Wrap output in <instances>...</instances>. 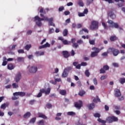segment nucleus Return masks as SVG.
Listing matches in <instances>:
<instances>
[{"label":"nucleus","mask_w":125,"mask_h":125,"mask_svg":"<svg viewBox=\"0 0 125 125\" xmlns=\"http://www.w3.org/2000/svg\"><path fill=\"white\" fill-rule=\"evenodd\" d=\"M50 83H52V84H56V81L55 80V81L53 80H51L50 81Z\"/></svg>","instance_id":"69168bd1"},{"label":"nucleus","mask_w":125,"mask_h":125,"mask_svg":"<svg viewBox=\"0 0 125 125\" xmlns=\"http://www.w3.org/2000/svg\"><path fill=\"white\" fill-rule=\"evenodd\" d=\"M54 32V29L53 28H50L49 31V34H52Z\"/></svg>","instance_id":"6e6d98bb"},{"label":"nucleus","mask_w":125,"mask_h":125,"mask_svg":"<svg viewBox=\"0 0 125 125\" xmlns=\"http://www.w3.org/2000/svg\"><path fill=\"white\" fill-rule=\"evenodd\" d=\"M63 37H66V36H68V30H67V29H65L63 30Z\"/></svg>","instance_id":"bb28decb"},{"label":"nucleus","mask_w":125,"mask_h":125,"mask_svg":"<svg viewBox=\"0 0 125 125\" xmlns=\"http://www.w3.org/2000/svg\"><path fill=\"white\" fill-rule=\"evenodd\" d=\"M84 31L85 33H87V34H88V30L86 28H83L82 30L80 31V33L82 34L83 33V31Z\"/></svg>","instance_id":"c9c22d12"},{"label":"nucleus","mask_w":125,"mask_h":125,"mask_svg":"<svg viewBox=\"0 0 125 125\" xmlns=\"http://www.w3.org/2000/svg\"><path fill=\"white\" fill-rule=\"evenodd\" d=\"M100 74H105L106 73V71L104 70L103 68H101L100 70Z\"/></svg>","instance_id":"09e8293b"},{"label":"nucleus","mask_w":125,"mask_h":125,"mask_svg":"<svg viewBox=\"0 0 125 125\" xmlns=\"http://www.w3.org/2000/svg\"><path fill=\"white\" fill-rule=\"evenodd\" d=\"M103 69H104L105 71H107L109 70V69H110V67H109V66H108V65H105L103 66Z\"/></svg>","instance_id":"e433bc0d"},{"label":"nucleus","mask_w":125,"mask_h":125,"mask_svg":"<svg viewBox=\"0 0 125 125\" xmlns=\"http://www.w3.org/2000/svg\"><path fill=\"white\" fill-rule=\"evenodd\" d=\"M24 61V58L23 57H19L18 58L17 61L18 62H22V61Z\"/></svg>","instance_id":"a18cd8bd"},{"label":"nucleus","mask_w":125,"mask_h":125,"mask_svg":"<svg viewBox=\"0 0 125 125\" xmlns=\"http://www.w3.org/2000/svg\"><path fill=\"white\" fill-rule=\"evenodd\" d=\"M72 46L74 48H78V47H79V44H78V43L76 42L74 43L73 44H72Z\"/></svg>","instance_id":"a19ab883"},{"label":"nucleus","mask_w":125,"mask_h":125,"mask_svg":"<svg viewBox=\"0 0 125 125\" xmlns=\"http://www.w3.org/2000/svg\"><path fill=\"white\" fill-rule=\"evenodd\" d=\"M7 68L8 69V70H13V69H14V66H13V64H12V63H10L8 64Z\"/></svg>","instance_id":"5701e85b"},{"label":"nucleus","mask_w":125,"mask_h":125,"mask_svg":"<svg viewBox=\"0 0 125 125\" xmlns=\"http://www.w3.org/2000/svg\"><path fill=\"white\" fill-rule=\"evenodd\" d=\"M46 47H50V44H49L48 42H46L45 44L39 46L40 49L46 48Z\"/></svg>","instance_id":"4468645a"},{"label":"nucleus","mask_w":125,"mask_h":125,"mask_svg":"<svg viewBox=\"0 0 125 125\" xmlns=\"http://www.w3.org/2000/svg\"><path fill=\"white\" fill-rule=\"evenodd\" d=\"M108 51L112 52L113 56H118L120 54V51L118 49H115L114 48H109Z\"/></svg>","instance_id":"0eeeda50"},{"label":"nucleus","mask_w":125,"mask_h":125,"mask_svg":"<svg viewBox=\"0 0 125 125\" xmlns=\"http://www.w3.org/2000/svg\"><path fill=\"white\" fill-rule=\"evenodd\" d=\"M108 15L111 19H115L116 18V15L112 11H109L108 13Z\"/></svg>","instance_id":"f8f14e48"},{"label":"nucleus","mask_w":125,"mask_h":125,"mask_svg":"<svg viewBox=\"0 0 125 125\" xmlns=\"http://www.w3.org/2000/svg\"><path fill=\"white\" fill-rule=\"evenodd\" d=\"M39 118H42V119H44V120L47 119V117L45 116V115L42 114V113L39 114Z\"/></svg>","instance_id":"a878e982"},{"label":"nucleus","mask_w":125,"mask_h":125,"mask_svg":"<svg viewBox=\"0 0 125 125\" xmlns=\"http://www.w3.org/2000/svg\"><path fill=\"white\" fill-rule=\"evenodd\" d=\"M15 106H19V101H16L15 102Z\"/></svg>","instance_id":"0e129e2a"},{"label":"nucleus","mask_w":125,"mask_h":125,"mask_svg":"<svg viewBox=\"0 0 125 125\" xmlns=\"http://www.w3.org/2000/svg\"><path fill=\"white\" fill-rule=\"evenodd\" d=\"M107 23L109 25V28H115V29H119V30H123L121 27H120L118 22H114L112 20H108Z\"/></svg>","instance_id":"f03ea898"},{"label":"nucleus","mask_w":125,"mask_h":125,"mask_svg":"<svg viewBox=\"0 0 125 125\" xmlns=\"http://www.w3.org/2000/svg\"><path fill=\"white\" fill-rule=\"evenodd\" d=\"M36 120H37V118L34 117L30 120L29 123L30 124H35V123H36Z\"/></svg>","instance_id":"cd10ccee"},{"label":"nucleus","mask_w":125,"mask_h":125,"mask_svg":"<svg viewBox=\"0 0 125 125\" xmlns=\"http://www.w3.org/2000/svg\"><path fill=\"white\" fill-rule=\"evenodd\" d=\"M93 1V0H86L87 5H89V4H90L91 2H92Z\"/></svg>","instance_id":"de8ad7c7"},{"label":"nucleus","mask_w":125,"mask_h":125,"mask_svg":"<svg viewBox=\"0 0 125 125\" xmlns=\"http://www.w3.org/2000/svg\"><path fill=\"white\" fill-rule=\"evenodd\" d=\"M92 50L93 51V52H92L90 55L91 57H95L98 55V53L100 52L99 49L97 47H94L92 48Z\"/></svg>","instance_id":"423d86ee"},{"label":"nucleus","mask_w":125,"mask_h":125,"mask_svg":"<svg viewBox=\"0 0 125 125\" xmlns=\"http://www.w3.org/2000/svg\"><path fill=\"white\" fill-rule=\"evenodd\" d=\"M76 113L73 111H70L67 112L68 116H75Z\"/></svg>","instance_id":"7c9ffc66"},{"label":"nucleus","mask_w":125,"mask_h":125,"mask_svg":"<svg viewBox=\"0 0 125 125\" xmlns=\"http://www.w3.org/2000/svg\"><path fill=\"white\" fill-rule=\"evenodd\" d=\"M73 69V66H67L66 68H64L65 71H67L69 73L71 70Z\"/></svg>","instance_id":"393cba45"},{"label":"nucleus","mask_w":125,"mask_h":125,"mask_svg":"<svg viewBox=\"0 0 125 125\" xmlns=\"http://www.w3.org/2000/svg\"><path fill=\"white\" fill-rule=\"evenodd\" d=\"M26 95V92H16L13 93L14 97H12V100H17V99H19V97H24Z\"/></svg>","instance_id":"7ed1b4c3"},{"label":"nucleus","mask_w":125,"mask_h":125,"mask_svg":"<svg viewBox=\"0 0 125 125\" xmlns=\"http://www.w3.org/2000/svg\"><path fill=\"white\" fill-rule=\"evenodd\" d=\"M83 13H84V15L87 14V13H88V9H85L83 12Z\"/></svg>","instance_id":"13d9d810"},{"label":"nucleus","mask_w":125,"mask_h":125,"mask_svg":"<svg viewBox=\"0 0 125 125\" xmlns=\"http://www.w3.org/2000/svg\"><path fill=\"white\" fill-rule=\"evenodd\" d=\"M46 107L48 108V109H50V108H52V104H46Z\"/></svg>","instance_id":"603ef678"},{"label":"nucleus","mask_w":125,"mask_h":125,"mask_svg":"<svg viewBox=\"0 0 125 125\" xmlns=\"http://www.w3.org/2000/svg\"><path fill=\"white\" fill-rule=\"evenodd\" d=\"M47 21L49 22V26H53V27H55V24H54L53 22H52L53 21V18L48 19V20Z\"/></svg>","instance_id":"ddd939ff"},{"label":"nucleus","mask_w":125,"mask_h":125,"mask_svg":"<svg viewBox=\"0 0 125 125\" xmlns=\"http://www.w3.org/2000/svg\"><path fill=\"white\" fill-rule=\"evenodd\" d=\"M89 42L90 44L94 45V44H95V39H94L92 40H89Z\"/></svg>","instance_id":"473e14b6"},{"label":"nucleus","mask_w":125,"mask_h":125,"mask_svg":"<svg viewBox=\"0 0 125 125\" xmlns=\"http://www.w3.org/2000/svg\"><path fill=\"white\" fill-rule=\"evenodd\" d=\"M93 82L95 85H97V84H98V82H97V79H96V78H95L93 79Z\"/></svg>","instance_id":"37998d69"},{"label":"nucleus","mask_w":125,"mask_h":125,"mask_svg":"<svg viewBox=\"0 0 125 125\" xmlns=\"http://www.w3.org/2000/svg\"><path fill=\"white\" fill-rule=\"evenodd\" d=\"M114 92V95L115 97H120L121 95H122V94H121V91L118 88L115 89Z\"/></svg>","instance_id":"1a4fd4ad"},{"label":"nucleus","mask_w":125,"mask_h":125,"mask_svg":"<svg viewBox=\"0 0 125 125\" xmlns=\"http://www.w3.org/2000/svg\"><path fill=\"white\" fill-rule=\"evenodd\" d=\"M22 78V76L21 75V73L18 72V73L16 75V77L15 78V81L16 83H18L20 80H21V78Z\"/></svg>","instance_id":"6e6552de"},{"label":"nucleus","mask_w":125,"mask_h":125,"mask_svg":"<svg viewBox=\"0 0 125 125\" xmlns=\"http://www.w3.org/2000/svg\"><path fill=\"white\" fill-rule=\"evenodd\" d=\"M18 53H24V50L23 49H19L18 50Z\"/></svg>","instance_id":"4d7b16f0"},{"label":"nucleus","mask_w":125,"mask_h":125,"mask_svg":"<svg viewBox=\"0 0 125 125\" xmlns=\"http://www.w3.org/2000/svg\"><path fill=\"white\" fill-rule=\"evenodd\" d=\"M37 124L38 125H44V121L43 120H40L37 122Z\"/></svg>","instance_id":"c756f323"},{"label":"nucleus","mask_w":125,"mask_h":125,"mask_svg":"<svg viewBox=\"0 0 125 125\" xmlns=\"http://www.w3.org/2000/svg\"><path fill=\"white\" fill-rule=\"evenodd\" d=\"M64 14L66 16L69 15L70 11H64Z\"/></svg>","instance_id":"bf43d9fd"},{"label":"nucleus","mask_w":125,"mask_h":125,"mask_svg":"<svg viewBox=\"0 0 125 125\" xmlns=\"http://www.w3.org/2000/svg\"><path fill=\"white\" fill-rule=\"evenodd\" d=\"M62 10H64V7L61 6L59 8V11H62Z\"/></svg>","instance_id":"680f3d73"},{"label":"nucleus","mask_w":125,"mask_h":125,"mask_svg":"<svg viewBox=\"0 0 125 125\" xmlns=\"http://www.w3.org/2000/svg\"><path fill=\"white\" fill-rule=\"evenodd\" d=\"M50 90H51V89L48 88L47 90H45V94H46V95L49 94V93H50Z\"/></svg>","instance_id":"2f4dec72"},{"label":"nucleus","mask_w":125,"mask_h":125,"mask_svg":"<svg viewBox=\"0 0 125 125\" xmlns=\"http://www.w3.org/2000/svg\"><path fill=\"white\" fill-rule=\"evenodd\" d=\"M31 47H32V45H31V44H26L24 47V49L26 50H27V51H29V50H30V48H31Z\"/></svg>","instance_id":"4be33fe9"},{"label":"nucleus","mask_w":125,"mask_h":125,"mask_svg":"<svg viewBox=\"0 0 125 125\" xmlns=\"http://www.w3.org/2000/svg\"><path fill=\"white\" fill-rule=\"evenodd\" d=\"M81 66H86V65H87V63H86L85 62H81Z\"/></svg>","instance_id":"338daca9"},{"label":"nucleus","mask_w":125,"mask_h":125,"mask_svg":"<svg viewBox=\"0 0 125 125\" xmlns=\"http://www.w3.org/2000/svg\"><path fill=\"white\" fill-rule=\"evenodd\" d=\"M35 102H36V100H31L29 102V104H30V105H34V104H35Z\"/></svg>","instance_id":"3c124183"},{"label":"nucleus","mask_w":125,"mask_h":125,"mask_svg":"<svg viewBox=\"0 0 125 125\" xmlns=\"http://www.w3.org/2000/svg\"><path fill=\"white\" fill-rule=\"evenodd\" d=\"M4 116V112L0 110V117H3Z\"/></svg>","instance_id":"052dcab7"},{"label":"nucleus","mask_w":125,"mask_h":125,"mask_svg":"<svg viewBox=\"0 0 125 125\" xmlns=\"http://www.w3.org/2000/svg\"><path fill=\"white\" fill-rule=\"evenodd\" d=\"M68 74L69 72H67V71H65V69H64V71L62 74V78H66V77H68Z\"/></svg>","instance_id":"aec40b11"},{"label":"nucleus","mask_w":125,"mask_h":125,"mask_svg":"<svg viewBox=\"0 0 125 125\" xmlns=\"http://www.w3.org/2000/svg\"><path fill=\"white\" fill-rule=\"evenodd\" d=\"M39 10H40V13H41L40 16L42 18H40L38 16H36L34 18V22L37 21H36V24L38 27H41L42 25V21H47L48 20V18L44 16V14H46V11L44 10L42 7H39L38 8V11Z\"/></svg>","instance_id":"f257e3e1"},{"label":"nucleus","mask_w":125,"mask_h":125,"mask_svg":"<svg viewBox=\"0 0 125 125\" xmlns=\"http://www.w3.org/2000/svg\"><path fill=\"white\" fill-rule=\"evenodd\" d=\"M109 51H108V52H104L102 54V56H108V53H109Z\"/></svg>","instance_id":"8fccbe9b"},{"label":"nucleus","mask_w":125,"mask_h":125,"mask_svg":"<svg viewBox=\"0 0 125 125\" xmlns=\"http://www.w3.org/2000/svg\"><path fill=\"white\" fill-rule=\"evenodd\" d=\"M99 23L98 21H93L91 22V25L90 26V29L91 30H97L98 29Z\"/></svg>","instance_id":"39448f33"},{"label":"nucleus","mask_w":125,"mask_h":125,"mask_svg":"<svg viewBox=\"0 0 125 125\" xmlns=\"http://www.w3.org/2000/svg\"><path fill=\"white\" fill-rule=\"evenodd\" d=\"M119 121V119L118 117L115 116H109L106 119V121L108 124H112V123H115L116 122H118Z\"/></svg>","instance_id":"20e7f679"},{"label":"nucleus","mask_w":125,"mask_h":125,"mask_svg":"<svg viewBox=\"0 0 125 125\" xmlns=\"http://www.w3.org/2000/svg\"><path fill=\"white\" fill-rule=\"evenodd\" d=\"M98 122H99V123H101L102 124H106V121L102 120L101 118H99L98 119Z\"/></svg>","instance_id":"ea45409f"},{"label":"nucleus","mask_w":125,"mask_h":125,"mask_svg":"<svg viewBox=\"0 0 125 125\" xmlns=\"http://www.w3.org/2000/svg\"><path fill=\"white\" fill-rule=\"evenodd\" d=\"M35 53L36 54L37 56H42V55H44V51H36Z\"/></svg>","instance_id":"f3484780"},{"label":"nucleus","mask_w":125,"mask_h":125,"mask_svg":"<svg viewBox=\"0 0 125 125\" xmlns=\"http://www.w3.org/2000/svg\"><path fill=\"white\" fill-rule=\"evenodd\" d=\"M85 75L86 77H87L88 78V77H89V76H90V73H89L88 70H86V71H85Z\"/></svg>","instance_id":"58836bf2"},{"label":"nucleus","mask_w":125,"mask_h":125,"mask_svg":"<svg viewBox=\"0 0 125 125\" xmlns=\"http://www.w3.org/2000/svg\"><path fill=\"white\" fill-rule=\"evenodd\" d=\"M118 40V37L115 35L112 36L110 37V40L111 42H115V41H117Z\"/></svg>","instance_id":"a211bd4d"},{"label":"nucleus","mask_w":125,"mask_h":125,"mask_svg":"<svg viewBox=\"0 0 125 125\" xmlns=\"http://www.w3.org/2000/svg\"><path fill=\"white\" fill-rule=\"evenodd\" d=\"M38 71V67L37 66H32L29 69V72L30 73H32L33 74L36 73Z\"/></svg>","instance_id":"9b49d317"},{"label":"nucleus","mask_w":125,"mask_h":125,"mask_svg":"<svg viewBox=\"0 0 125 125\" xmlns=\"http://www.w3.org/2000/svg\"><path fill=\"white\" fill-rule=\"evenodd\" d=\"M6 108V104H3L1 105L0 109H3V110H5Z\"/></svg>","instance_id":"79ce46f5"},{"label":"nucleus","mask_w":125,"mask_h":125,"mask_svg":"<svg viewBox=\"0 0 125 125\" xmlns=\"http://www.w3.org/2000/svg\"><path fill=\"white\" fill-rule=\"evenodd\" d=\"M112 65L114 67H119V64L118 63L114 62L112 63Z\"/></svg>","instance_id":"e2e57ef3"},{"label":"nucleus","mask_w":125,"mask_h":125,"mask_svg":"<svg viewBox=\"0 0 125 125\" xmlns=\"http://www.w3.org/2000/svg\"><path fill=\"white\" fill-rule=\"evenodd\" d=\"M78 16H79V17H83L84 14L83 13H79Z\"/></svg>","instance_id":"5fc2aeb1"},{"label":"nucleus","mask_w":125,"mask_h":125,"mask_svg":"<svg viewBox=\"0 0 125 125\" xmlns=\"http://www.w3.org/2000/svg\"><path fill=\"white\" fill-rule=\"evenodd\" d=\"M79 104L78 102L75 103V107H76V108L81 109V108L83 107V101H79Z\"/></svg>","instance_id":"9d476101"},{"label":"nucleus","mask_w":125,"mask_h":125,"mask_svg":"<svg viewBox=\"0 0 125 125\" xmlns=\"http://www.w3.org/2000/svg\"><path fill=\"white\" fill-rule=\"evenodd\" d=\"M62 42L64 45H68L70 43L67 40H63Z\"/></svg>","instance_id":"c03bdc74"},{"label":"nucleus","mask_w":125,"mask_h":125,"mask_svg":"<svg viewBox=\"0 0 125 125\" xmlns=\"http://www.w3.org/2000/svg\"><path fill=\"white\" fill-rule=\"evenodd\" d=\"M62 54L64 58H68V57H70V54L69 53V52L67 51H63Z\"/></svg>","instance_id":"2eb2a0df"},{"label":"nucleus","mask_w":125,"mask_h":125,"mask_svg":"<svg viewBox=\"0 0 125 125\" xmlns=\"http://www.w3.org/2000/svg\"><path fill=\"white\" fill-rule=\"evenodd\" d=\"M100 114L98 113H95L94 115V117H95V118H100Z\"/></svg>","instance_id":"49530a36"},{"label":"nucleus","mask_w":125,"mask_h":125,"mask_svg":"<svg viewBox=\"0 0 125 125\" xmlns=\"http://www.w3.org/2000/svg\"><path fill=\"white\" fill-rule=\"evenodd\" d=\"M77 3L79 6H83L84 5L83 2V0H78Z\"/></svg>","instance_id":"412c9836"},{"label":"nucleus","mask_w":125,"mask_h":125,"mask_svg":"<svg viewBox=\"0 0 125 125\" xmlns=\"http://www.w3.org/2000/svg\"><path fill=\"white\" fill-rule=\"evenodd\" d=\"M94 107H95V105L94 104V103H92V104H90L89 105V110H92L94 108Z\"/></svg>","instance_id":"b1692460"},{"label":"nucleus","mask_w":125,"mask_h":125,"mask_svg":"<svg viewBox=\"0 0 125 125\" xmlns=\"http://www.w3.org/2000/svg\"><path fill=\"white\" fill-rule=\"evenodd\" d=\"M77 42L78 44H82V43H83V42L82 40L77 41Z\"/></svg>","instance_id":"864d4df0"},{"label":"nucleus","mask_w":125,"mask_h":125,"mask_svg":"<svg viewBox=\"0 0 125 125\" xmlns=\"http://www.w3.org/2000/svg\"><path fill=\"white\" fill-rule=\"evenodd\" d=\"M102 25L104 27V29H105V30H108V26H107L106 23H105V22H103Z\"/></svg>","instance_id":"4c0bfd02"},{"label":"nucleus","mask_w":125,"mask_h":125,"mask_svg":"<svg viewBox=\"0 0 125 125\" xmlns=\"http://www.w3.org/2000/svg\"><path fill=\"white\" fill-rule=\"evenodd\" d=\"M59 93L61 95L65 96L67 94V91H66V90H60L59 91Z\"/></svg>","instance_id":"6ab92c4d"},{"label":"nucleus","mask_w":125,"mask_h":125,"mask_svg":"<svg viewBox=\"0 0 125 125\" xmlns=\"http://www.w3.org/2000/svg\"><path fill=\"white\" fill-rule=\"evenodd\" d=\"M84 94H85V92L83 90H81L79 93V95H80V96H83Z\"/></svg>","instance_id":"c85d7f7f"},{"label":"nucleus","mask_w":125,"mask_h":125,"mask_svg":"<svg viewBox=\"0 0 125 125\" xmlns=\"http://www.w3.org/2000/svg\"><path fill=\"white\" fill-rule=\"evenodd\" d=\"M104 109L105 111H109V107L107 105H105L104 106Z\"/></svg>","instance_id":"774afa93"},{"label":"nucleus","mask_w":125,"mask_h":125,"mask_svg":"<svg viewBox=\"0 0 125 125\" xmlns=\"http://www.w3.org/2000/svg\"><path fill=\"white\" fill-rule=\"evenodd\" d=\"M12 85L13 86V88H18L19 87L18 84L16 83H13Z\"/></svg>","instance_id":"f704fd0d"},{"label":"nucleus","mask_w":125,"mask_h":125,"mask_svg":"<svg viewBox=\"0 0 125 125\" xmlns=\"http://www.w3.org/2000/svg\"><path fill=\"white\" fill-rule=\"evenodd\" d=\"M31 117V112H27L23 115L24 119H29Z\"/></svg>","instance_id":"dca6fc26"},{"label":"nucleus","mask_w":125,"mask_h":125,"mask_svg":"<svg viewBox=\"0 0 125 125\" xmlns=\"http://www.w3.org/2000/svg\"><path fill=\"white\" fill-rule=\"evenodd\" d=\"M119 82L122 84L125 83V78H120V80Z\"/></svg>","instance_id":"72a5a7b5"}]
</instances>
